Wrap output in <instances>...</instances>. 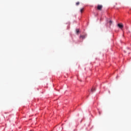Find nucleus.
<instances>
[{
    "instance_id": "obj_4",
    "label": "nucleus",
    "mask_w": 131,
    "mask_h": 131,
    "mask_svg": "<svg viewBox=\"0 0 131 131\" xmlns=\"http://www.w3.org/2000/svg\"><path fill=\"white\" fill-rule=\"evenodd\" d=\"M80 37H81V38H82L83 39L85 38V35H81Z\"/></svg>"
},
{
    "instance_id": "obj_3",
    "label": "nucleus",
    "mask_w": 131,
    "mask_h": 131,
    "mask_svg": "<svg viewBox=\"0 0 131 131\" xmlns=\"http://www.w3.org/2000/svg\"><path fill=\"white\" fill-rule=\"evenodd\" d=\"M95 91H96V89L95 88H92L91 90V93H94Z\"/></svg>"
},
{
    "instance_id": "obj_6",
    "label": "nucleus",
    "mask_w": 131,
    "mask_h": 131,
    "mask_svg": "<svg viewBox=\"0 0 131 131\" xmlns=\"http://www.w3.org/2000/svg\"><path fill=\"white\" fill-rule=\"evenodd\" d=\"M109 23H110V25H111V24H112V20H110L109 21Z\"/></svg>"
},
{
    "instance_id": "obj_9",
    "label": "nucleus",
    "mask_w": 131,
    "mask_h": 131,
    "mask_svg": "<svg viewBox=\"0 0 131 131\" xmlns=\"http://www.w3.org/2000/svg\"><path fill=\"white\" fill-rule=\"evenodd\" d=\"M99 115H101V113L99 112Z\"/></svg>"
},
{
    "instance_id": "obj_1",
    "label": "nucleus",
    "mask_w": 131,
    "mask_h": 131,
    "mask_svg": "<svg viewBox=\"0 0 131 131\" xmlns=\"http://www.w3.org/2000/svg\"><path fill=\"white\" fill-rule=\"evenodd\" d=\"M118 27H119V28H120V29H122V28H123V24H118Z\"/></svg>"
},
{
    "instance_id": "obj_2",
    "label": "nucleus",
    "mask_w": 131,
    "mask_h": 131,
    "mask_svg": "<svg viewBox=\"0 0 131 131\" xmlns=\"http://www.w3.org/2000/svg\"><path fill=\"white\" fill-rule=\"evenodd\" d=\"M103 8V6L102 5H98L97 6V9H98L99 11H102V8Z\"/></svg>"
},
{
    "instance_id": "obj_8",
    "label": "nucleus",
    "mask_w": 131,
    "mask_h": 131,
    "mask_svg": "<svg viewBox=\"0 0 131 131\" xmlns=\"http://www.w3.org/2000/svg\"><path fill=\"white\" fill-rule=\"evenodd\" d=\"M76 6H78V5H79V2H77L76 3Z\"/></svg>"
},
{
    "instance_id": "obj_7",
    "label": "nucleus",
    "mask_w": 131,
    "mask_h": 131,
    "mask_svg": "<svg viewBox=\"0 0 131 131\" xmlns=\"http://www.w3.org/2000/svg\"><path fill=\"white\" fill-rule=\"evenodd\" d=\"M80 12H81V13H82V12H83V8H82L80 10Z\"/></svg>"
},
{
    "instance_id": "obj_10",
    "label": "nucleus",
    "mask_w": 131,
    "mask_h": 131,
    "mask_svg": "<svg viewBox=\"0 0 131 131\" xmlns=\"http://www.w3.org/2000/svg\"><path fill=\"white\" fill-rule=\"evenodd\" d=\"M31 131H32V130H31Z\"/></svg>"
},
{
    "instance_id": "obj_5",
    "label": "nucleus",
    "mask_w": 131,
    "mask_h": 131,
    "mask_svg": "<svg viewBox=\"0 0 131 131\" xmlns=\"http://www.w3.org/2000/svg\"><path fill=\"white\" fill-rule=\"evenodd\" d=\"M76 33H79V29L76 30Z\"/></svg>"
}]
</instances>
